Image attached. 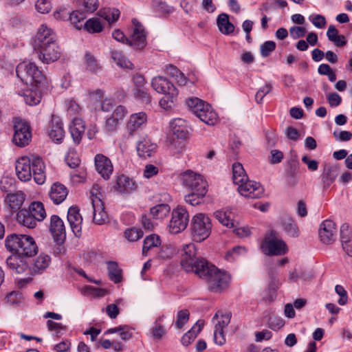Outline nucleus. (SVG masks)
I'll list each match as a JSON object with an SVG mask.
<instances>
[{
	"label": "nucleus",
	"instance_id": "nucleus-55",
	"mask_svg": "<svg viewBox=\"0 0 352 352\" xmlns=\"http://www.w3.org/2000/svg\"><path fill=\"white\" fill-rule=\"evenodd\" d=\"M79 5L85 12L92 13L99 6L98 0H79Z\"/></svg>",
	"mask_w": 352,
	"mask_h": 352
},
{
	"label": "nucleus",
	"instance_id": "nucleus-22",
	"mask_svg": "<svg viewBox=\"0 0 352 352\" xmlns=\"http://www.w3.org/2000/svg\"><path fill=\"white\" fill-rule=\"evenodd\" d=\"M95 166L97 172L104 179H109L113 173V165L111 160L102 154L95 156Z\"/></svg>",
	"mask_w": 352,
	"mask_h": 352
},
{
	"label": "nucleus",
	"instance_id": "nucleus-24",
	"mask_svg": "<svg viewBox=\"0 0 352 352\" xmlns=\"http://www.w3.org/2000/svg\"><path fill=\"white\" fill-rule=\"evenodd\" d=\"M136 149L138 155L146 159L153 155L157 149V144L151 142L147 136H144L137 142Z\"/></svg>",
	"mask_w": 352,
	"mask_h": 352
},
{
	"label": "nucleus",
	"instance_id": "nucleus-8",
	"mask_svg": "<svg viewBox=\"0 0 352 352\" xmlns=\"http://www.w3.org/2000/svg\"><path fill=\"white\" fill-rule=\"evenodd\" d=\"M263 252L266 255H283L288 251L286 243L278 238L274 231L266 236L261 245Z\"/></svg>",
	"mask_w": 352,
	"mask_h": 352
},
{
	"label": "nucleus",
	"instance_id": "nucleus-32",
	"mask_svg": "<svg viewBox=\"0 0 352 352\" xmlns=\"http://www.w3.org/2000/svg\"><path fill=\"white\" fill-rule=\"evenodd\" d=\"M217 24L219 31L223 34H230L234 30V25L229 21V16L226 13H221L218 16Z\"/></svg>",
	"mask_w": 352,
	"mask_h": 352
},
{
	"label": "nucleus",
	"instance_id": "nucleus-5",
	"mask_svg": "<svg viewBox=\"0 0 352 352\" xmlns=\"http://www.w3.org/2000/svg\"><path fill=\"white\" fill-rule=\"evenodd\" d=\"M186 104L203 122L208 125H214L217 122V115L209 104L198 98H189L186 100Z\"/></svg>",
	"mask_w": 352,
	"mask_h": 352
},
{
	"label": "nucleus",
	"instance_id": "nucleus-62",
	"mask_svg": "<svg viewBox=\"0 0 352 352\" xmlns=\"http://www.w3.org/2000/svg\"><path fill=\"white\" fill-rule=\"evenodd\" d=\"M154 6L157 12L162 14H168L173 12V7L168 6L166 2L155 0Z\"/></svg>",
	"mask_w": 352,
	"mask_h": 352
},
{
	"label": "nucleus",
	"instance_id": "nucleus-60",
	"mask_svg": "<svg viewBox=\"0 0 352 352\" xmlns=\"http://www.w3.org/2000/svg\"><path fill=\"white\" fill-rule=\"evenodd\" d=\"M276 43L272 41H267L261 45V54L263 57H267L275 50Z\"/></svg>",
	"mask_w": 352,
	"mask_h": 352
},
{
	"label": "nucleus",
	"instance_id": "nucleus-27",
	"mask_svg": "<svg viewBox=\"0 0 352 352\" xmlns=\"http://www.w3.org/2000/svg\"><path fill=\"white\" fill-rule=\"evenodd\" d=\"M22 255L14 254L6 259L8 267L16 274H21L28 269L26 261L22 258Z\"/></svg>",
	"mask_w": 352,
	"mask_h": 352
},
{
	"label": "nucleus",
	"instance_id": "nucleus-18",
	"mask_svg": "<svg viewBox=\"0 0 352 352\" xmlns=\"http://www.w3.org/2000/svg\"><path fill=\"white\" fill-rule=\"evenodd\" d=\"M67 221L70 228L76 236H80L82 234V217L79 213L76 206H71L67 212Z\"/></svg>",
	"mask_w": 352,
	"mask_h": 352
},
{
	"label": "nucleus",
	"instance_id": "nucleus-41",
	"mask_svg": "<svg viewBox=\"0 0 352 352\" xmlns=\"http://www.w3.org/2000/svg\"><path fill=\"white\" fill-rule=\"evenodd\" d=\"M116 185L121 192H129L134 188L135 184L129 177L121 175L118 177Z\"/></svg>",
	"mask_w": 352,
	"mask_h": 352
},
{
	"label": "nucleus",
	"instance_id": "nucleus-61",
	"mask_svg": "<svg viewBox=\"0 0 352 352\" xmlns=\"http://www.w3.org/2000/svg\"><path fill=\"white\" fill-rule=\"evenodd\" d=\"M189 319V311L187 309H183L177 313L176 327L182 329Z\"/></svg>",
	"mask_w": 352,
	"mask_h": 352
},
{
	"label": "nucleus",
	"instance_id": "nucleus-16",
	"mask_svg": "<svg viewBox=\"0 0 352 352\" xmlns=\"http://www.w3.org/2000/svg\"><path fill=\"white\" fill-rule=\"evenodd\" d=\"M337 229L336 223L327 219L322 222L319 228V237L321 242L324 244L333 243L336 238Z\"/></svg>",
	"mask_w": 352,
	"mask_h": 352
},
{
	"label": "nucleus",
	"instance_id": "nucleus-31",
	"mask_svg": "<svg viewBox=\"0 0 352 352\" xmlns=\"http://www.w3.org/2000/svg\"><path fill=\"white\" fill-rule=\"evenodd\" d=\"M17 222L28 228H34L36 226L37 220L25 209L20 210L16 214Z\"/></svg>",
	"mask_w": 352,
	"mask_h": 352
},
{
	"label": "nucleus",
	"instance_id": "nucleus-6",
	"mask_svg": "<svg viewBox=\"0 0 352 352\" xmlns=\"http://www.w3.org/2000/svg\"><path fill=\"white\" fill-rule=\"evenodd\" d=\"M212 223L210 219L204 213L195 214L191 221V235L195 241L201 242L206 239L211 233Z\"/></svg>",
	"mask_w": 352,
	"mask_h": 352
},
{
	"label": "nucleus",
	"instance_id": "nucleus-59",
	"mask_svg": "<svg viewBox=\"0 0 352 352\" xmlns=\"http://www.w3.org/2000/svg\"><path fill=\"white\" fill-rule=\"evenodd\" d=\"M35 8L38 12L47 14L51 10L52 5L49 0H36Z\"/></svg>",
	"mask_w": 352,
	"mask_h": 352
},
{
	"label": "nucleus",
	"instance_id": "nucleus-63",
	"mask_svg": "<svg viewBox=\"0 0 352 352\" xmlns=\"http://www.w3.org/2000/svg\"><path fill=\"white\" fill-rule=\"evenodd\" d=\"M309 20L316 28L319 29L324 28L327 25L326 19L322 14H318L311 16H309Z\"/></svg>",
	"mask_w": 352,
	"mask_h": 352
},
{
	"label": "nucleus",
	"instance_id": "nucleus-51",
	"mask_svg": "<svg viewBox=\"0 0 352 352\" xmlns=\"http://www.w3.org/2000/svg\"><path fill=\"white\" fill-rule=\"evenodd\" d=\"M120 333V337L123 340H129L132 337V333L129 330L126 326H119L108 329L105 333Z\"/></svg>",
	"mask_w": 352,
	"mask_h": 352
},
{
	"label": "nucleus",
	"instance_id": "nucleus-49",
	"mask_svg": "<svg viewBox=\"0 0 352 352\" xmlns=\"http://www.w3.org/2000/svg\"><path fill=\"white\" fill-rule=\"evenodd\" d=\"M216 219L223 226L227 227H234V221L231 219L230 213L223 210H217L214 212Z\"/></svg>",
	"mask_w": 352,
	"mask_h": 352
},
{
	"label": "nucleus",
	"instance_id": "nucleus-48",
	"mask_svg": "<svg viewBox=\"0 0 352 352\" xmlns=\"http://www.w3.org/2000/svg\"><path fill=\"white\" fill-rule=\"evenodd\" d=\"M85 12H84L83 10H76L72 12V13H69L68 16V18L70 20L71 23L74 24L75 28L78 30H80L82 27V24L79 25L78 23H80L82 21H83L85 19L86 15Z\"/></svg>",
	"mask_w": 352,
	"mask_h": 352
},
{
	"label": "nucleus",
	"instance_id": "nucleus-11",
	"mask_svg": "<svg viewBox=\"0 0 352 352\" xmlns=\"http://www.w3.org/2000/svg\"><path fill=\"white\" fill-rule=\"evenodd\" d=\"M14 129L13 142L20 147L28 145L32 139L30 125L21 120H16Z\"/></svg>",
	"mask_w": 352,
	"mask_h": 352
},
{
	"label": "nucleus",
	"instance_id": "nucleus-14",
	"mask_svg": "<svg viewBox=\"0 0 352 352\" xmlns=\"http://www.w3.org/2000/svg\"><path fill=\"white\" fill-rule=\"evenodd\" d=\"M238 186L239 192L245 197L258 199L261 197L264 193L262 186L254 181L248 180Z\"/></svg>",
	"mask_w": 352,
	"mask_h": 352
},
{
	"label": "nucleus",
	"instance_id": "nucleus-3",
	"mask_svg": "<svg viewBox=\"0 0 352 352\" xmlns=\"http://www.w3.org/2000/svg\"><path fill=\"white\" fill-rule=\"evenodd\" d=\"M16 76L26 85L38 86L43 85L46 78L43 72L32 62H22L16 68Z\"/></svg>",
	"mask_w": 352,
	"mask_h": 352
},
{
	"label": "nucleus",
	"instance_id": "nucleus-43",
	"mask_svg": "<svg viewBox=\"0 0 352 352\" xmlns=\"http://www.w3.org/2000/svg\"><path fill=\"white\" fill-rule=\"evenodd\" d=\"M98 14L111 24L118 19L120 11L116 8H107L100 10Z\"/></svg>",
	"mask_w": 352,
	"mask_h": 352
},
{
	"label": "nucleus",
	"instance_id": "nucleus-54",
	"mask_svg": "<svg viewBox=\"0 0 352 352\" xmlns=\"http://www.w3.org/2000/svg\"><path fill=\"white\" fill-rule=\"evenodd\" d=\"M65 161L72 168H75L80 164V158L74 148H69L65 157Z\"/></svg>",
	"mask_w": 352,
	"mask_h": 352
},
{
	"label": "nucleus",
	"instance_id": "nucleus-47",
	"mask_svg": "<svg viewBox=\"0 0 352 352\" xmlns=\"http://www.w3.org/2000/svg\"><path fill=\"white\" fill-rule=\"evenodd\" d=\"M133 94L136 100L144 104H149L151 101V96L148 92L147 89L134 88Z\"/></svg>",
	"mask_w": 352,
	"mask_h": 352
},
{
	"label": "nucleus",
	"instance_id": "nucleus-4",
	"mask_svg": "<svg viewBox=\"0 0 352 352\" xmlns=\"http://www.w3.org/2000/svg\"><path fill=\"white\" fill-rule=\"evenodd\" d=\"M196 247L193 243L183 246L181 254L182 267L187 272H194L196 275L208 261L201 257H197Z\"/></svg>",
	"mask_w": 352,
	"mask_h": 352
},
{
	"label": "nucleus",
	"instance_id": "nucleus-58",
	"mask_svg": "<svg viewBox=\"0 0 352 352\" xmlns=\"http://www.w3.org/2000/svg\"><path fill=\"white\" fill-rule=\"evenodd\" d=\"M218 319L217 322L215 324V329L221 330L226 327L230 321V314H225L221 316L219 318L218 314H216L213 317V320Z\"/></svg>",
	"mask_w": 352,
	"mask_h": 352
},
{
	"label": "nucleus",
	"instance_id": "nucleus-17",
	"mask_svg": "<svg viewBox=\"0 0 352 352\" xmlns=\"http://www.w3.org/2000/svg\"><path fill=\"white\" fill-rule=\"evenodd\" d=\"M151 85L155 91L161 94L174 95L177 90L170 80L162 76L153 77Z\"/></svg>",
	"mask_w": 352,
	"mask_h": 352
},
{
	"label": "nucleus",
	"instance_id": "nucleus-13",
	"mask_svg": "<svg viewBox=\"0 0 352 352\" xmlns=\"http://www.w3.org/2000/svg\"><path fill=\"white\" fill-rule=\"evenodd\" d=\"M34 50L38 54V58L46 64L57 60L60 56V48L56 41L50 42V43L37 47Z\"/></svg>",
	"mask_w": 352,
	"mask_h": 352
},
{
	"label": "nucleus",
	"instance_id": "nucleus-30",
	"mask_svg": "<svg viewBox=\"0 0 352 352\" xmlns=\"http://www.w3.org/2000/svg\"><path fill=\"white\" fill-rule=\"evenodd\" d=\"M50 262L51 258L49 255L41 254L34 260L31 267L32 272L36 274H42L49 267Z\"/></svg>",
	"mask_w": 352,
	"mask_h": 352
},
{
	"label": "nucleus",
	"instance_id": "nucleus-7",
	"mask_svg": "<svg viewBox=\"0 0 352 352\" xmlns=\"http://www.w3.org/2000/svg\"><path fill=\"white\" fill-rule=\"evenodd\" d=\"M14 179L8 177L3 178L1 182V189L7 192L5 201L13 210H18L25 201V195L21 191L12 192L14 188Z\"/></svg>",
	"mask_w": 352,
	"mask_h": 352
},
{
	"label": "nucleus",
	"instance_id": "nucleus-45",
	"mask_svg": "<svg viewBox=\"0 0 352 352\" xmlns=\"http://www.w3.org/2000/svg\"><path fill=\"white\" fill-rule=\"evenodd\" d=\"M84 28L89 33L100 32L103 29L99 19L95 17L87 20L84 24Z\"/></svg>",
	"mask_w": 352,
	"mask_h": 352
},
{
	"label": "nucleus",
	"instance_id": "nucleus-33",
	"mask_svg": "<svg viewBox=\"0 0 352 352\" xmlns=\"http://www.w3.org/2000/svg\"><path fill=\"white\" fill-rule=\"evenodd\" d=\"M204 322L202 320H198L194 326L186 333L182 338L181 342L183 345H189L197 337L198 333L201 331Z\"/></svg>",
	"mask_w": 352,
	"mask_h": 352
},
{
	"label": "nucleus",
	"instance_id": "nucleus-21",
	"mask_svg": "<svg viewBox=\"0 0 352 352\" xmlns=\"http://www.w3.org/2000/svg\"><path fill=\"white\" fill-rule=\"evenodd\" d=\"M20 248L18 249V254L23 256L30 257L35 255L38 247L34 239L28 235L21 234Z\"/></svg>",
	"mask_w": 352,
	"mask_h": 352
},
{
	"label": "nucleus",
	"instance_id": "nucleus-20",
	"mask_svg": "<svg viewBox=\"0 0 352 352\" xmlns=\"http://www.w3.org/2000/svg\"><path fill=\"white\" fill-rule=\"evenodd\" d=\"M146 122L147 116L145 112L141 111L131 114L126 125L129 134L133 135L136 131L146 126Z\"/></svg>",
	"mask_w": 352,
	"mask_h": 352
},
{
	"label": "nucleus",
	"instance_id": "nucleus-9",
	"mask_svg": "<svg viewBox=\"0 0 352 352\" xmlns=\"http://www.w3.org/2000/svg\"><path fill=\"white\" fill-rule=\"evenodd\" d=\"M181 179L183 185L192 192H197L199 195L206 194V182L200 174L188 170L182 174Z\"/></svg>",
	"mask_w": 352,
	"mask_h": 352
},
{
	"label": "nucleus",
	"instance_id": "nucleus-64",
	"mask_svg": "<svg viewBox=\"0 0 352 352\" xmlns=\"http://www.w3.org/2000/svg\"><path fill=\"white\" fill-rule=\"evenodd\" d=\"M205 195H199L197 192H192L185 196V201L191 206H197L201 204L202 198Z\"/></svg>",
	"mask_w": 352,
	"mask_h": 352
},
{
	"label": "nucleus",
	"instance_id": "nucleus-57",
	"mask_svg": "<svg viewBox=\"0 0 352 352\" xmlns=\"http://www.w3.org/2000/svg\"><path fill=\"white\" fill-rule=\"evenodd\" d=\"M272 89V85L270 82L266 83L263 87L259 88L255 94V100L258 104L263 103L265 96L268 94Z\"/></svg>",
	"mask_w": 352,
	"mask_h": 352
},
{
	"label": "nucleus",
	"instance_id": "nucleus-38",
	"mask_svg": "<svg viewBox=\"0 0 352 352\" xmlns=\"http://www.w3.org/2000/svg\"><path fill=\"white\" fill-rule=\"evenodd\" d=\"M30 214L37 220L42 221L46 217V212L43 204L40 201H34L28 210Z\"/></svg>",
	"mask_w": 352,
	"mask_h": 352
},
{
	"label": "nucleus",
	"instance_id": "nucleus-25",
	"mask_svg": "<svg viewBox=\"0 0 352 352\" xmlns=\"http://www.w3.org/2000/svg\"><path fill=\"white\" fill-rule=\"evenodd\" d=\"M91 207L93 210V221L97 225H102L106 223L108 219L107 214L104 210V206L99 198L96 197L93 199Z\"/></svg>",
	"mask_w": 352,
	"mask_h": 352
},
{
	"label": "nucleus",
	"instance_id": "nucleus-56",
	"mask_svg": "<svg viewBox=\"0 0 352 352\" xmlns=\"http://www.w3.org/2000/svg\"><path fill=\"white\" fill-rule=\"evenodd\" d=\"M124 236L129 241L134 242L143 236V232L137 228H131L124 232Z\"/></svg>",
	"mask_w": 352,
	"mask_h": 352
},
{
	"label": "nucleus",
	"instance_id": "nucleus-10",
	"mask_svg": "<svg viewBox=\"0 0 352 352\" xmlns=\"http://www.w3.org/2000/svg\"><path fill=\"white\" fill-rule=\"evenodd\" d=\"M188 219L187 210L183 206H177L172 212V218L168 225L169 232L175 234L182 232L186 228Z\"/></svg>",
	"mask_w": 352,
	"mask_h": 352
},
{
	"label": "nucleus",
	"instance_id": "nucleus-19",
	"mask_svg": "<svg viewBox=\"0 0 352 352\" xmlns=\"http://www.w3.org/2000/svg\"><path fill=\"white\" fill-rule=\"evenodd\" d=\"M172 133L178 139L186 140L190 134V127L188 122L182 118H175L170 122Z\"/></svg>",
	"mask_w": 352,
	"mask_h": 352
},
{
	"label": "nucleus",
	"instance_id": "nucleus-2",
	"mask_svg": "<svg viewBox=\"0 0 352 352\" xmlns=\"http://www.w3.org/2000/svg\"><path fill=\"white\" fill-rule=\"evenodd\" d=\"M201 267L202 269L197 275L206 283L210 292L221 293L229 287L231 281L229 273L218 269L208 262Z\"/></svg>",
	"mask_w": 352,
	"mask_h": 352
},
{
	"label": "nucleus",
	"instance_id": "nucleus-1",
	"mask_svg": "<svg viewBox=\"0 0 352 352\" xmlns=\"http://www.w3.org/2000/svg\"><path fill=\"white\" fill-rule=\"evenodd\" d=\"M45 164L40 157L33 156L32 158L23 156L16 162L15 170L19 179L21 182H28L33 177L38 184H44L46 175Z\"/></svg>",
	"mask_w": 352,
	"mask_h": 352
},
{
	"label": "nucleus",
	"instance_id": "nucleus-50",
	"mask_svg": "<svg viewBox=\"0 0 352 352\" xmlns=\"http://www.w3.org/2000/svg\"><path fill=\"white\" fill-rule=\"evenodd\" d=\"M164 96L160 99L159 103L161 107L165 110L170 109L175 104V99L178 95V91L176 90V94L174 95L171 94H163Z\"/></svg>",
	"mask_w": 352,
	"mask_h": 352
},
{
	"label": "nucleus",
	"instance_id": "nucleus-37",
	"mask_svg": "<svg viewBox=\"0 0 352 352\" xmlns=\"http://www.w3.org/2000/svg\"><path fill=\"white\" fill-rule=\"evenodd\" d=\"M111 56L113 61L120 67L126 69H133V63L124 56L122 52L118 50H111Z\"/></svg>",
	"mask_w": 352,
	"mask_h": 352
},
{
	"label": "nucleus",
	"instance_id": "nucleus-52",
	"mask_svg": "<svg viewBox=\"0 0 352 352\" xmlns=\"http://www.w3.org/2000/svg\"><path fill=\"white\" fill-rule=\"evenodd\" d=\"M340 241L342 246L352 241V231L346 223L340 227Z\"/></svg>",
	"mask_w": 352,
	"mask_h": 352
},
{
	"label": "nucleus",
	"instance_id": "nucleus-39",
	"mask_svg": "<svg viewBox=\"0 0 352 352\" xmlns=\"http://www.w3.org/2000/svg\"><path fill=\"white\" fill-rule=\"evenodd\" d=\"M170 211V208L168 204H162L151 208L150 210V214L153 219H163L169 214Z\"/></svg>",
	"mask_w": 352,
	"mask_h": 352
},
{
	"label": "nucleus",
	"instance_id": "nucleus-42",
	"mask_svg": "<svg viewBox=\"0 0 352 352\" xmlns=\"http://www.w3.org/2000/svg\"><path fill=\"white\" fill-rule=\"evenodd\" d=\"M160 245V239L159 236L156 234H151L146 236L143 243L142 254L146 256L149 250L153 248L157 247Z\"/></svg>",
	"mask_w": 352,
	"mask_h": 352
},
{
	"label": "nucleus",
	"instance_id": "nucleus-36",
	"mask_svg": "<svg viewBox=\"0 0 352 352\" xmlns=\"http://www.w3.org/2000/svg\"><path fill=\"white\" fill-rule=\"evenodd\" d=\"M232 179L234 183L236 185L249 180L243 166L239 162L232 165Z\"/></svg>",
	"mask_w": 352,
	"mask_h": 352
},
{
	"label": "nucleus",
	"instance_id": "nucleus-23",
	"mask_svg": "<svg viewBox=\"0 0 352 352\" xmlns=\"http://www.w3.org/2000/svg\"><path fill=\"white\" fill-rule=\"evenodd\" d=\"M56 41L55 32L45 24H42L38 28L36 39L34 41V48L41 45H46L50 42Z\"/></svg>",
	"mask_w": 352,
	"mask_h": 352
},
{
	"label": "nucleus",
	"instance_id": "nucleus-35",
	"mask_svg": "<svg viewBox=\"0 0 352 352\" xmlns=\"http://www.w3.org/2000/svg\"><path fill=\"white\" fill-rule=\"evenodd\" d=\"M21 96L23 97L25 103L30 106L38 104L41 100V93L38 89H25L23 91Z\"/></svg>",
	"mask_w": 352,
	"mask_h": 352
},
{
	"label": "nucleus",
	"instance_id": "nucleus-28",
	"mask_svg": "<svg viewBox=\"0 0 352 352\" xmlns=\"http://www.w3.org/2000/svg\"><path fill=\"white\" fill-rule=\"evenodd\" d=\"M85 124L80 118H75L69 125V131L74 142L78 144L84 135Z\"/></svg>",
	"mask_w": 352,
	"mask_h": 352
},
{
	"label": "nucleus",
	"instance_id": "nucleus-26",
	"mask_svg": "<svg viewBox=\"0 0 352 352\" xmlns=\"http://www.w3.org/2000/svg\"><path fill=\"white\" fill-rule=\"evenodd\" d=\"M47 134L49 138L56 143H60L65 136L63 123L58 118H53L49 126Z\"/></svg>",
	"mask_w": 352,
	"mask_h": 352
},
{
	"label": "nucleus",
	"instance_id": "nucleus-12",
	"mask_svg": "<svg viewBox=\"0 0 352 352\" xmlns=\"http://www.w3.org/2000/svg\"><path fill=\"white\" fill-rule=\"evenodd\" d=\"M132 23L133 27L132 34L128 38V45L135 50H142L147 44L146 32L144 26L137 19H133Z\"/></svg>",
	"mask_w": 352,
	"mask_h": 352
},
{
	"label": "nucleus",
	"instance_id": "nucleus-53",
	"mask_svg": "<svg viewBox=\"0 0 352 352\" xmlns=\"http://www.w3.org/2000/svg\"><path fill=\"white\" fill-rule=\"evenodd\" d=\"M85 59L87 65V69L92 73H97L100 70V67L98 64L96 58L90 53H86Z\"/></svg>",
	"mask_w": 352,
	"mask_h": 352
},
{
	"label": "nucleus",
	"instance_id": "nucleus-29",
	"mask_svg": "<svg viewBox=\"0 0 352 352\" xmlns=\"http://www.w3.org/2000/svg\"><path fill=\"white\" fill-rule=\"evenodd\" d=\"M67 195L66 187L59 183L54 184L50 191V197L55 204L62 203Z\"/></svg>",
	"mask_w": 352,
	"mask_h": 352
},
{
	"label": "nucleus",
	"instance_id": "nucleus-44",
	"mask_svg": "<svg viewBox=\"0 0 352 352\" xmlns=\"http://www.w3.org/2000/svg\"><path fill=\"white\" fill-rule=\"evenodd\" d=\"M108 274L110 279L115 283H120L122 279L121 270L118 264L113 261L107 263Z\"/></svg>",
	"mask_w": 352,
	"mask_h": 352
},
{
	"label": "nucleus",
	"instance_id": "nucleus-15",
	"mask_svg": "<svg viewBox=\"0 0 352 352\" xmlns=\"http://www.w3.org/2000/svg\"><path fill=\"white\" fill-rule=\"evenodd\" d=\"M49 228L54 241L58 245L63 244L66 239V231L63 220L58 215L51 216Z\"/></svg>",
	"mask_w": 352,
	"mask_h": 352
},
{
	"label": "nucleus",
	"instance_id": "nucleus-34",
	"mask_svg": "<svg viewBox=\"0 0 352 352\" xmlns=\"http://www.w3.org/2000/svg\"><path fill=\"white\" fill-rule=\"evenodd\" d=\"M338 176V168L331 166H325L321 175L322 182L324 188H327Z\"/></svg>",
	"mask_w": 352,
	"mask_h": 352
},
{
	"label": "nucleus",
	"instance_id": "nucleus-46",
	"mask_svg": "<svg viewBox=\"0 0 352 352\" xmlns=\"http://www.w3.org/2000/svg\"><path fill=\"white\" fill-rule=\"evenodd\" d=\"M283 230L288 235L292 237H297L299 234L298 226L290 218H285L283 222Z\"/></svg>",
	"mask_w": 352,
	"mask_h": 352
},
{
	"label": "nucleus",
	"instance_id": "nucleus-40",
	"mask_svg": "<svg viewBox=\"0 0 352 352\" xmlns=\"http://www.w3.org/2000/svg\"><path fill=\"white\" fill-rule=\"evenodd\" d=\"M21 234H11L6 238L5 246L6 249L14 254H18L20 248Z\"/></svg>",
	"mask_w": 352,
	"mask_h": 352
}]
</instances>
